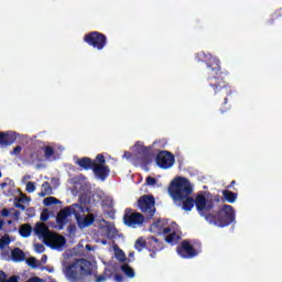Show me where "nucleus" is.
<instances>
[{
  "mask_svg": "<svg viewBox=\"0 0 282 282\" xmlns=\"http://www.w3.org/2000/svg\"><path fill=\"white\" fill-rule=\"evenodd\" d=\"M72 215H75L77 224L80 228H87L94 224V215H85V210L79 205H73L72 207H65L62 209L56 217V223L59 228H63L67 221L72 219Z\"/></svg>",
  "mask_w": 282,
  "mask_h": 282,
  "instance_id": "nucleus-1",
  "label": "nucleus"
},
{
  "mask_svg": "<svg viewBox=\"0 0 282 282\" xmlns=\"http://www.w3.org/2000/svg\"><path fill=\"white\" fill-rule=\"evenodd\" d=\"M94 268L96 265L87 260H76L64 269V274L68 281H78V279L89 276L94 272Z\"/></svg>",
  "mask_w": 282,
  "mask_h": 282,
  "instance_id": "nucleus-2",
  "label": "nucleus"
},
{
  "mask_svg": "<svg viewBox=\"0 0 282 282\" xmlns=\"http://www.w3.org/2000/svg\"><path fill=\"white\" fill-rule=\"evenodd\" d=\"M34 232L46 246H48V248H52V250H61L62 248H65V237L50 232V229H47L45 224L37 223Z\"/></svg>",
  "mask_w": 282,
  "mask_h": 282,
  "instance_id": "nucleus-3",
  "label": "nucleus"
},
{
  "mask_svg": "<svg viewBox=\"0 0 282 282\" xmlns=\"http://www.w3.org/2000/svg\"><path fill=\"white\" fill-rule=\"evenodd\" d=\"M193 193V185L188 178L176 176L170 185L169 194L174 202H182L186 196Z\"/></svg>",
  "mask_w": 282,
  "mask_h": 282,
  "instance_id": "nucleus-4",
  "label": "nucleus"
},
{
  "mask_svg": "<svg viewBox=\"0 0 282 282\" xmlns=\"http://www.w3.org/2000/svg\"><path fill=\"white\" fill-rule=\"evenodd\" d=\"M150 230L154 235H164L167 243H175L180 239V229L175 223L159 220L151 225Z\"/></svg>",
  "mask_w": 282,
  "mask_h": 282,
  "instance_id": "nucleus-5",
  "label": "nucleus"
},
{
  "mask_svg": "<svg viewBox=\"0 0 282 282\" xmlns=\"http://www.w3.org/2000/svg\"><path fill=\"white\" fill-rule=\"evenodd\" d=\"M76 164L86 171L93 169L97 180H105L109 175V169L105 166V156L98 154L95 162H91L90 159L83 158L76 161Z\"/></svg>",
  "mask_w": 282,
  "mask_h": 282,
  "instance_id": "nucleus-6",
  "label": "nucleus"
},
{
  "mask_svg": "<svg viewBox=\"0 0 282 282\" xmlns=\"http://www.w3.org/2000/svg\"><path fill=\"white\" fill-rule=\"evenodd\" d=\"M205 219L208 224H213L218 228H224V226H228V224L235 221V210L232 209V206L225 205L217 215L209 214Z\"/></svg>",
  "mask_w": 282,
  "mask_h": 282,
  "instance_id": "nucleus-7",
  "label": "nucleus"
},
{
  "mask_svg": "<svg viewBox=\"0 0 282 282\" xmlns=\"http://www.w3.org/2000/svg\"><path fill=\"white\" fill-rule=\"evenodd\" d=\"M84 41L88 43V45H93L96 50H102L107 43V37L101 33L93 32L87 34Z\"/></svg>",
  "mask_w": 282,
  "mask_h": 282,
  "instance_id": "nucleus-8",
  "label": "nucleus"
},
{
  "mask_svg": "<svg viewBox=\"0 0 282 282\" xmlns=\"http://www.w3.org/2000/svg\"><path fill=\"white\" fill-rule=\"evenodd\" d=\"M138 206L142 213L153 217L155 214V198L153 196H142L139 198Z\"/></svg>",
  "mask_w": 282,
  "mask_h": 282,
  "instance_id": "nucleus-9",
  "label": "nucleus"
},
{
  "mask_svg": "<svg viewBox=\"0 0 282 282\" xmlns=\"http://www.w3.org/2000/svg\"><path fill=\"white\" fill-rule=\"evenodd\" d=\"M123 221L129 228H138V226L144 224V216L140 213L126 212Z\"/></svg>",
  "mask_w": 282,
  "mask_h": 282,
  "instance_id": "nucleus-10",
  "label": "nucleus"
},
{
  "mask_svg": "<svg viewBox=\"0 0 282 282\" xmlns=\"http://www.w3.org/2000/svg\"><path fill=\"white\" fill-rule=\"evenodd\" d=\"M156 164L160 169H171L175 164V156L171 152L162 151L156 156Z\"/></svg>",
  "mask_w": 282,
  "mask_h": 282,
  "instance_id": "nucleus-11",
  "label": "nucleus"
},
{
  "mask_svg": "<svg viewBox=\"0 0 282 282\" xmlns=\"http://www.w3.org/2000/svg\"><path fill=\"white\" fill-rule=\"evenodd\" d=\"M195 204L199 215H206V213L212 208L210 200H208L204 195H197Z\"/></svg>",
  "mask_w": 282,
  "mask_h": 282,
  "instance_id": "nucleus-12",
  "label": "nucleus"
},
{
  "mask_svg": "<svg viewBox=\"0 0 282 282\" xmlns=\"http://www.w3.org/2000/svg\"><path fill=\"white\" fill-rule=\"evenodd\" d=\"M177 252L183 259H188V258L195 257V254H197V251H194L193 247L187 241L182 242Z\"/></svg>",
  "mask_w": 282,
  "mask_h": 282,
  "instance_id": "nucleus-13",
  "label": "nucleus"
},
{
  "mask_svg": "<svg viewBox=\"0 0 282 282\" xmlns=\"http://www.w3.org/2000/svg\"><path fill=\"white\" fill-rule=\"evenodd\" d=\"M223 194H224L225 199L229 204H235V202H237V194H235L232 192H228V191H224Z\"/></svg>",
  "mask_w": 282,
  "mask_h": 282,
  "instance_id": "nucleus-14",
  "label": "nucleus"
},
{
  "mask_svg": "<svg viewBox=\"0 0 282 282\" xmlns=\"http://www.w3.org/2000/svg\"><path fill=\"white\" fill-rule=\"evenodd\" d=\"M32 234V227L30 225H22L20 227V235L21 237L28 238Z\"/></svg>",
  "mask_w": 282,
  "mask_h": 282,
  "instance_id": "nucleus-15",
  "label": "nucleus"
},
{
  "mask_svg": "<svg viewBox=\"0 0 282 282\" xmlns=\"http://www.w3.org/2000/svg\"><path fill=\"white\" fill-rule=\"evenodd\" d=\"M24 257L25 256L23 254V251H21V249H19V248H17L12 251V258L15 261H23Z\"/></svg>",
  "mask_w": 282,
  "mask_h": 282,
  "instance_id": "nucleus-16",
  "label": "nucleus"
},
{
  "mask_svg": "<svg viewBox=\"0 0 282 282\" xmlns=\"http://www.w3.org/2000/svg\"><path fill=\"white\" fill-rule=\"evenodd\" d=\"M45 195H52V187L50 183H44L42 185V192L40 193V197H45Z\"/></svg>",
  "mask_w": 282,
  "mask_h": 282,
  "instance_id": "nucleus-17",
  "label": "nucleus"
},
{
  "mask_svg": "<svg viewBox=\"0 0 282 282\" xmlns=\"http://www.w3.org/2000/svg\"><path fill=\"white\" fill-rule=\"evenodd\" d=\"M122 272H124L126 275L129 276V279H133V276H135V272H133V269H131V267H129V264H123L121 267Z\"/></svg>",
  "mask_w": 282,
  "mask_h": 282,
  "instance_id": "nucleus-18",
  "label": "nucleus"
},
{
  "mask_svg": "<svg viewBox=\"0 0 282 282\" xmlns=\"http://www.w3.org/2000/svg\"><path fill=\"white\" fill-rule=\"evenodd\" d=\"M43 204H44V206H53V204H61V200L51 196V197H46L43 200Z\"/></svg>",
  "mask_w": 282,
  "mask_h": 282,
  "instance_id": "nucleus-19",
  "label": "nucleus"
},
{
  "mask_svg": "<svg viewBox=\"0 0 282 282\" xmlns=\"http://www.w3.org/2000/svg\"><path fill=\"white\" fill-rule=\"evenodd\" d=\"M193 206H194L193 198H186L183 202V209L186 210V212L192 210Z\"/></svg>",
  "mask_w": 282,
  "mask_h": 282,
  "instance_id": "nucleus-20",
  "label": "nucleus"
},
{
  "mask_svg": "<svg viewBox=\"0 0 282 282\" xmlns=\"http://www.w3.org/2000/svg\"><path fill=\"white\" fill-rule=\"evenodd\" d=\"M113 250L116 259H118L119 261H124V252H122L118 247H115Z\"/></svg>",
  "mask_w": 282,
  "mask_h": 282,
  "instance_id": "nucleus-21",
  "label": "nucleus"
},
{
  "mask_svg": "<svg viewBox=\"0 0 282 282\" xmlns=\"http://www.w3.org/2000/svg\"><path fill=\"white\" fill-rule=\"evenodd\" d=\"M10 236H4L0 239V250L6 248V246H9L10 243Z\"/></svg>",
  "mask_w": 282,
  "mask_h": 282,
  "instance_id": "nucleus-22",
  "label": "nucleus"
},
{
  "mask_svg": "<svg viewBox=\"0 0 282 282\" xmlns=\"http://www.w3.org/2000/svg\"><path fill=\"white\" fill-rule=\"evenodd\" d=\"M134 248L137 250H142V248H144V239L142 238H139L137 241H135V245H134Z\"/></svg>",
  "mask_w": 282,
  "mask_h": 282,
  "instance_id": "nucleus-23",
  "label": "nucleus"
},
{
  "mask_svg": "<svg viewBox=\"0 0 282 282\" xmlns=\"http://www.w3.org/2000/svg\"><path fill=\"white\" fill-rule=\"evenodd\" d=\"M34 191H36V185L32 182L26 183V192L34 193Z\"/></svg>",
  "mask_w": 282,
  "mask_h": 282,
  "instance_id": "nucleus-24",
  "label": "nucleus"
},
{
  "mask_svg": "<svg viewBox=\"0 0 282 282\" xmlns=\"http://www.w3.org/2000/svg\"><path fill=\"white\" fill-rule=\"evenodd\" d=\"M0 144H8V133L0 132Z\"/></svg>",
  "mask_w": 282,
  "mask_h": 282,
  "instance_id": "nucleus-25",
  "label": "nucleus"
},
{
  "mask_svg": "<svg viewBox=\"0 0 282 282\" xmlns=\"http://www.w3.org/2000/svg\"><path fill=\"white\" fill-rule=\"evenodd\" d=\"M47 219H50V210L44 209L41 214V220L42 221H47Z\"/></svg>",
  "mask_w": 282,
  "mask_h": 282,
  "instance_id": "nucleus-26",
  "label": "nucleus"
},
{
  "mask_svg": "<svg viewBox=\"0 0 282 282\" xmlns=\"http://www.w3.org/2000/svg\"><path fill=\"white\" fill-rule=\"evenodd\" d=\"M144 145L142 144V142H138L133 148L132 151H137L138 153H140V151H143Z\"/></svg>",
  "mask_w": 282,
  "mask_h": 282,
  "instance_id": "nucleus-27",
  "label": "nucleus"
},
{
  "mask_svg": "<svg viewBox=\"0 0 282 282\" xmlns=\"http://www.w3.org/2000/svg\"><path fill=\"white\" fill-rule=\"evenodd\" d=\"M145 184H148V186H155L156 181L154 177L148 176L145 180Z\"/></svg>",
  "mask_w": 282,
  "mask_h": 282,
  "instance_id": "nucleus-28",
  "label": "nucleus"
},
{
  "mask_svg": "<svg viewBox=\"0 0 282 282\" xmlns=\"http://www.w3.org/2000/svg\"><path fill=\"white\" fill-rule=\"evenodd\" d=\"M150 243L153 246V248H155V250H160V243L158 242V239L153 238L150 240Z\"/></svg>",
  "mask_w": 282,
  "mask_h": 282,
  "instance_id": "nucleus-29",
  "label": "nucleus"
},
{
  "mask_svg": "<svg viewBox=\"0 0 282 282\" xmlns=\"http://www.w3.org/2000/svg\"><path fill=\"white\" fill-rule=\"evenodd\" d=\"M35 252H39L40 254L45 252V247L43 245H35Z\"/></svg>",
  "mask_w": 282,
  "mask_h": 282,
  "instance_id": "nucleus-30",
  "label": "nucleus"
},
{
  "mask_svg": "<svg viewBox=\"0 0 282 282\" xmlns=\"http://www.w3.org/2000/svg\"><path fill=\"white\" fill-rule=\"evenodd\" d=\"M28 263H29V265H31V268H36V260H35V258H29L28 259Z\"/></svg>",
  "mask_w": 282,
  "mask_h": 282,
  "instance_id": "nucleus-31",
  "label": "nucleus"
},
{
  "mask_svg": "<svg viewBox=\"0 0 282 282\" xmlns=\"http://www.w3.org/2000/svg\"><path fill=\"white\" fill-rule=\"evenodd\" d=\"M54 153V150H52L50 147L45 148V155L46 158H51V155Z\"/></svg>",
  "mask_w": 282,
  "mask_h": 282,
  "instance_id": "nucleus-32",
  "label": "nucleus"
},
{
  "mask_svg": "<svg viewBox=\"0 0 282 282\" xmlns=\"http://www.w3.org/2000/svg\"><path fill=\"white\" fill-rule=\"evenodd\" d=\"M20 202H21V204H28L30 202V198H28L25 195L21 194Z\"/></svg>",
  "mask_w": 282,
  "mask_h": 282,
  "instance_id": "nucleus-33",
  "label": "nucleus"
},
{
  "mask_svg": "<svg viewBox=\"0 0 282 282\" xmlns=\"http://www.w3.org/2000/svg\"><path fill=\"white\" fill-rule=\"evenodd\" d=\"M0 282H8V279L6 278V272L0 271Z\"/></svg>",
  "mask_w": 282,
  "mask_h": 282,
  "instance_id": "nucleus-34",
  "label": "nucleus"
},
{
  "mask_svg": "<svg viewBox=\"0 0 282 282\" xmlns=\"http://www.w3.org/2000/svg\"><path fill=\"white\" fill-rule=\"evenodd\" d=\"M105 281H107V275H98L96 278V282H105Z\"/></svg>",
  "mask_w": 282,
  "mask_h": 282,
  "instance_id": "nucleus-35",
  "label": "nucleus"
},
{
  "mask_svg": "<svg viewBox=\"0 0 282 282\" xmlns=\"http://www.w3.org/2000/svg\"><path fill=\"white\" fill-rule=\"evenodd\" d=\"M19 153H21V147L14 148L13 154H14V155H19Z\"/></svg>",
  "mask_w": 282,
  "mask_h": 282,
  "instance_id": "nucleus-36",
  "label": "nucleus"
},
{
  "mask_svg": "<svg viewBox=\"0 0 282 282\" xmlns=\"http://www.w3.org/2000/svg\"><path fill=\"white\" fill-rule=\"evenodd\" d=\"M28 282H43V281L39 278H31Z\"/></svg>",
  "mask_w": 282,
  "mask_h": 282,
  "instance_id": "nucleus-37",
  "label": "nucleus"
},
{
  "mask_svg": "<svg viewBox=\"0 0 282 282\" xmlns=\"http://www.w3.org/2000/svg\"><path fill=\"white\" fill-rule=\"evenodd\" d=\"M115 281H117V282H122V276H120V275H115Z\"/></svg>",
  "mask_w": 282,
  "mask_h": 282,
  "instance_id": "nucleus-38",
  "label": "nucleus"
},
{
  "mask_svg": "<svg viewBox=\"0 0 282 282\" xmlns=\"http://www.w3.org/2000/svg\"><path fill=\"white\" fill-rule=\"evenodd\" d=\"M123 158H126L127 160H129V158H131V153L126 152V153L123 154Z\"/></svg>",
  "mask_w": 282,
  "mask_h": 282,
  "instance_id": "nucleus-39",
  "label": "nucleus"
},
{
  "mask_svg": "<svg viewBox=\"0 0 282 282\" xmlns=\"http://www.w3.org/2000/svg\"><path fill=\"white\" fill-rule=\"evenodd\" d=\"M2 217H8V209L2 210Z\"/></svg>",
  "mask_w": 282,
  "mask_h": 282,
  "instance_id": "nucleus-40",
  "label": "nucleus"
},
{
  "mask_svg": "<svg viewBox=\"0 0 282 282\" xmlns=\"http://www.w3.org/2000/svg\"><path fill=\"white\" fill-rule=\"evenodd\" d=\"M0 228H3V223L0 220Z\"/></svg>",
  "mask_w": 282,
  "mask_h": 282,
  "instance_id": "nucleus-41",
  "label": "nucleus"
},
{
  "mask_svg": "<svg viewBox=\"0 0 282 282\" xmlns=\"http://www.w3.org/2000/svg\"><path fill=\"white\" fill-rule=\"evenodd\" d=\"M110 232H113V227L110 228Z\"/></svg>",
  "mask_w": 282,
  "mask_h": 282,
  "instance_id": "nucleus-42",
  "label": "nucleus"
}]
</instances>
